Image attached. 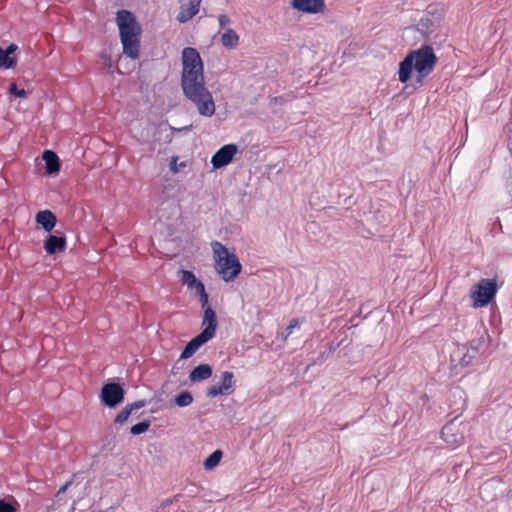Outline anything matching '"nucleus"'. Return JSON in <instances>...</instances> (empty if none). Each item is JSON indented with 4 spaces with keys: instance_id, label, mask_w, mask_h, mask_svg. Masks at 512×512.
I'll return each mask as SVG.
<instances>
[{
    "instance_id": "nucleus-1",
    "label": "nucleus",
    "mask_w": 512,
    "mask_h": 512,
    "mask_svg": "<svg viewBox=\"0 0 512 512\" xmlns=\"http://www.w3.org/2000/svg\"><path fill=\"white\" fill-rule=\"evenodd\" d=\"M438 61L431 46L425 45L410 51L399 64V81L407 83L411 79L412 71L417 73L416 83L422 84L424 79L432 73Z\"/></svg>"
},
{
    "instance_id": "nucleus-2",
    "label": "nucleus",
    "mask_w": 512,
    "mask_h": 512,
    "mask_svg": "<svg viewBox=\"0 0 512 512\" xmlns=\"http://www.w3.org/2000/svg\"><path fill=\"white\" fill-rule=\"evenodd\" d=\"M181 87L185 97L197 108L200 115L211 117L215 113V104L212 94L205 87L203 73L181 76Z\"/></svg>"
},
{
    "instance_id": "nucleus-3",
    "label": "nucleus",
    "mask_w": 512,
    "mask_h": 512,
    "mask_svg": "<svg viewBox=\"0 0 512 512\" xmlns=\"http://www.w3.org/2000/svg\"><path fill=\"white\" fill-rule=\"evenodd\" d=\"M116 23L123 46V53L131 59L139 57L141 26L135 15L129 10H119L116 13Z\"/></svg>"
},
{
    "instance_id": "nucleus-4",
    "label": "nucleus",
    "mask_w": 512,
    "mask_h": 512,
    "mask_svg": "<svg viewBox=\"0 0 512 512\" xmlns=\"http://www.w3.org/2000/svg\"><path fill=\"white\" fill-rule=\"evenodd\" d=\"M211 246L216 261V271L225 282L233 281L242 269L237 256L229 253L228 249L218 241L212 242Z\"/></svg>"
},
{
    "instance_id": "nucleus-5",
    "label": "nucleus",
    "mask_w": 512,
    "mask_h": 512,
    "mask_svg": "<svg viewBox=\"0 0 512 512\" xmlns=\"http://www.w3.org/2000/svg\"><path fill=\"white\" fill-rule=\"evenodd\" d=\"M475 288V291L472 293L474 307H483L488 305L493 300L497 292V284L495 280L482 279Z\"/></svg>"
},
{
    "instance_id": "nucleus-6",
    "label": "nucleus",
    "mask_w": 512,
    "mask_h": 512,
    "mask_svg": "<svg viewBox=\"0 0 512 512\" xmlns=\"http://www.w3.org/2000/svg\"><path fill=\"white\" fill-rule=\"evenodd\" d=\"M125 391L120 384L109 382L102 386L100 398L102 403L109 407L115 408L124 400Z\"/></svg>"
},
{
    "instance_id": "nucleus-7",
    "label": "nucleus",
    "mask_w": 512,
    "mask_h": 512,
    "mask_svg": "<svg viewBox=\"0 0 512 512\" xmlns=\"http://www.w3.org/2000/svg\"><path fill=\"white\" fill-rule=\"evenodd\" d=\"M182 75H188L189 72L198 74L203 73V63L200 54L195 48L186 47L182 51Z\"/></svg>"
},
{
    "instance_id": "nucleus-8",
    "label": "nucleus",
    "mask_w": 512,
    "mask_h": 512,
    "mask_svg": "<svg viewBox=\"0 0 512 512\" xmlns=\"http://www.w3.org/2000/svg\"><path fill=\"white\" fill-rule=\"evenodd\" d=\"M234 387V374L230 371H224L221 374L220 382L207 388L206 396L214 398L219 395H229L234 391Z\"/></svg>"
},
{
    "instance_id": "nucleus-9",
    "label": "nucleus",
    "mask_w": 512,
    "mask_h": 512,
    "mask_svg": "<svg viewBox=\"0 0 512 512\" xmlns=\"http://www.w3.org/2000/svg\"><path fill=\"white\" fill-rule=\"evenodd\" d=\"M237 152L238 147L235 144L222 146L211 158L213 168L219 169L228 165Z\"/></svg>"
},
{
    "instance_id": "nucleus-10",
    "label": "nucleus",
    "mask_w": 512,
    "mask_h": 512,
    "mask_svg": "<svg viewBox=\"0 0 512 512\" xmlns=\"http://www.w3.org/2000/svg\"><path fill=\"white\" fill-rule=\"evenodd\" d=\"M203 330L199 333L208 340H211L216 333L217 329V318L214 310L207 306L204 310V315L202 319Z\"/></svg>"
},
{
    "instance_id": "nucleus-11",
    "label": "nucleus",
    "mask_w": 512,
    "mask_h": 512,
    "mask_svg": "<svg viewBox=\"0 0 512 512\" xmlns=\"http://www.w3.org/2000/svg\"><path fill=\"white\" fill-rule=\"evenodd\" d=\"M202 0H181L180 11L176 19L180 23H186L192 19L198 12Z\"/></svg>"
},
{
    "instance_id": "nucleus-12",
    "label": "nucleus",
    "mask_w": 512,
    "mask_h": 512,
    "mask_svg": "<svg viewBox=\"0 0 512 512\" xmlns=\"http://www.w3.org/2000/svg\"><path fill=\"white\" fill-rule=\"evenodd\" d=\"M291 5L300 12L316 14L323 12L325 0H292Z\"/></svg>"
},
{
    "instance_id": "nucleus-13",
    "label": "nucleus",
    "mask_w": 512,
    "mask_h": 512,
    "mask_svg": "<svg viewBox=\"0 0 512 512\" xmlns=\"http://www.w3.org/2000/svg\"><path fill=\"white\" fill-rule=\"evenodd\" d=\"M441 435L443 440L451 445H459L464 440L463 434L458 431L457 425L454 421L443 426Z\"/></svg>"
},
{
    "instance_id": "nucleus-14",
    "label": "nucleus",
    "mask_w": 512,
    "mask_h": 512,
    "mask_svg": "<svg viewBox=\"0 0 512 512\" xmlns=\"http://www.w3.org/2000/svg\"><path fill=\"white\" fill-rule=\"evenodd\" d=\"M474 342L475 341L471 342L470 349H466L465 347L462 349L458 348V350L451 356L452 361H458L459 364L463 367L468 366L477 354L478 348L477 345H474Z\"/></svg>"
},
{
    "instance_id": "nucleus-15",
    "label": "nucleus",
    "mask_w": 512,
    "mask_h": 512,
    "mask_svg": "<svg viewBox=\"0 0 512 512\" xmlns=\"http://www.w3.org/2000/svg\"><path fill=\"white\" fill-rule=\"evenodd\" d=\"M66 248V239L64 236L48 235L44 242V249L49 255L63 252Z\"/></svg>"
},
{
    "instance_id": "nucleus-16",
    "label": "nucleus",
    "mask_w": 512,
    "mask_h": 512,
    "mask_svg": "<svg viewBox=\"0 0 512 512\" xmlns=\"http://www.w3.org/2000/svg\"><path fill=\"white\" fill-rule=\"evenodd\" d=\"M35 220L46 232H51L57 223L56 216L50 210L39 211L36 214Z\"/></svg>"
},
{
    "instance_id": "nucleus-17",
    "label": "nucleus",
    "mask_w": 512,
    "mask_h": 512,
    "mask_svg": "<svg viewBox=\"0 0 512 512\" xmlns=\"http://www.w3.org/2000/svg\"><path fill=\"white\" fill-rule=\"evenodd\" d=\"M209 340L206 338H203L202 335L198 334L194 338H192L184 347L180 358L181 359H188L193 356V354L205 343H207Z\"/></svg>"
},
{
    "instance_id": "nucleus-18",
    "label": "nucleus",
    "mask_w": 512,
    "mask_h": 512,
    "mask_svg": "<svg viewBox=\"0 0 512 512\" xmlns=\"http://www.w3.org/2000/svg\"><path fill=\"white\" fill-rule=\"evenodd\" d=\"M212 376V367L209 364H200L189 373V380L193 383L204 381Z\"/></svg>"
},
{
    "instance_id": "nucleus-19",
    "label": "nucleus",
    "mask_w": 512,
    "mask_h": 512,
    "mask_svg": "<svg viewBox=\"0 0 512 512\" xmlns=\"http://www.w3.org/2000/svg\"><path fill=\"white\" fill-rule=\"evenodd\" d=\"M42 158L45 161L46 172L48 174H54L60 170V161L55 152L45 150L42 154Z\"/></svg>"
},
{
    "instance_id": "nucleus-20",
    "label": "nucleus",
    "mask_w": 512,
    "mask_h": 512,
    "mask_svg": "<svg viewBox=\"0 0 512 512\" xmlns=\"http://www.w3.org/2000/svg\"><path fill=\"white\" fill-rule=\"evenodd\" d=\"M436 23L430 15L423 16L417 24V30L425 37H429L435 30Z\"/></svg>"
},
{
    "instance_id": "nucleus-21",
    "label": "nucleus",
    "mask_w": 512,
    "mask_h": 512,
    "mask_svg": "<svg viewBox=\"0 0 512 512\" xmlns=\"http://www.w3.org/2000/svg\"><path fill=\"white\" fill-rule=\"evenodd\" d=\"M239 36L233 29H227L221 36V43L224 47L232 49L238 44Z\"/></svg>"
},
{
    "instance_id": "nucleus-22",
    "label": "nucleus",
    "mask_w": 512,
    "mask_h": 512,
    "mask_svg": "<svg viewBox=\"0 0 512 512\" xmlns=\"http://www.w3.org/2000/svg\"><path fill=\"white\" fill-rule=\"evenodd\" d=\"M222 455L223 453L221 450H215L214 452H212L204 461V468L206 470L214 469L219 464Z\"/></svg>"
},
{
    "instance_id": "nucleus-23",
    "label": "nucleus",
    "mask_w": 512,
    "mask_h": 512,
    "mask_svg": "<svg viewBox=\"0 0 512 512\" xmlns=\"http://www.w3.org/2000/svg\"><path fill=\"white\" fill-rule=\"evenodd\" d=\"M193 402V396L192 394L187 391H181L178 395L174 397V403L178 407H187Z\"/></svg>"
},
{
    "instance_id": "nucleus-24",
    "label": "nucleus",
    "mask_w": 512,
    "mask_h": 512,
    "mask_svg": "<svg viewBox=\"0 0 512 512\" xmlns=\"http://www.w3.org/2000/svg\"><path fill=\"white\" fill-rule=\"evenodd\" d=\"M180 273L182 283L186 284L189 289H194L196 284L200 281L195 277V275L191 271L180 270Z\"/></svg>"
},
{
    "instance_id": "nucleus-25",
    "label": "nucleus",
    "mask_w": 512,
    "mask_h": 512,
    "mask_svg": "<svg viewBox=\"0 0 512 512\" xmlns=\"http://www.w3.org/2000/svg\"><path fill=\"white\" fill-rule=\"evenodd\" d=\"M16 65V59L0 48V68L11 69Z\"/></svg>"
},
{
    "instance_id": "nucleus-26",
    "label": "nucleus",
    "mask_w": 512,
    "mask_h": 512,
    "mask_svg": "<svg viewBox=\"0 0 512 512\" xmlns=\"http://www.w3.org/2000/svg\"><path fill=\"white\" fill-rule=\"evenodd\" d=\"M151 425L149 420L141 421L130 428V433L134 436L145 433Z\"/></svg>"
},
{
    "instance_id": "nucleus-27",
    "label": "nucleus",
    "mask_w": 512,
    "mask_h": 512,
    "mask_svg": "<svg viewBox=\"0 0 512 512\" xmlns=\"http://www.w3.org/2000/svg\"><path fill=\"white\" fill-rule=\"evenodd\" d=\"M178 159V156H173L169 162L170 171L174 174L181 172L187 166L185 161L178 163Z\"/></svg>"
},
{
    "instance_id": "nucleus-28",
    "label": "nucleus",
    "mask_w": 512,
    "mask_h": 512,
    "mask_svg": "<svg viewBox=\"0 0 512 512\" xmlns=\"http://www.w3.org/2000/svg\"><path fill=\"white\" fill-rule=\"evenodd\" d=\"M132 414V411L129 409V407L126 405L116 416L114 423L117 425H123L129 418V416Z\"/></svg>"
},
{
    "instance_id": "nucleus-29",
    "label": "nucleus",
    "mask_w": 512,
    "mask_h": 512,
    "mask_svg": "<svg viewBox=\"0 0 512 512\" xmlns=\"http://www.w3.org/2000/svg\"><path fill=\"white\" fill-rule=\"evenodd\" d=\"M9 92L18 98H25L27 95L26 91L24 89H18L15 83L11 84Z\"/></svg>"
},
{
    "instance_id": "nucleus-30",
    "label": "nucleus",
    "mask_w": 512,
    "mask_h": 512,
    "mask_svg": "<svg viewBox=\"0 0 512 512\" xmlns=\"http://www.w3.org/2000/svg\"><path fill=\"white\" fill-rule=\"evenodd\" d=\"M300 327V324H299V321L298 319H292L289 323V325L286 327L285 329V335H284V340L287 339V337L292 334L293 330L296 329V328H299Z\"/></svg>"
},
{
    "instance_id": "nucleus-31",
    "label": "nucleus",
    "mask_w": 512,
    "mask_h": 512,
    "mask_svg": "<svg viewBox=\"0 0 512 512\" xmlns=\"http://www.w3.org/2000/svg\"><path fill=\"white\" fill-rule=\"evenodd\" d=\"M0 512H15V508L11 503L0 499Z\"/></svg>"
},
{
    "instance_id": "nucleus-32",
    "label": "nucleus",
    "mask_w": 512,
    "mask_h": 512,
    "mask_svg": "<svg viewBox=\"0 0 512 512\" xmlns=\"http://www.w3.org/2000/svg\"><path fill=\"white\" fill-rule=\"evenodd\" d=\"M146 404H147V401L142 399V400H138V401H136L134 403L127 404V406L133 412L134 410H137V409L145 407Z\"/></svg>"
},
{
    "instance_id": "nucleus-33",
    "label": "nucleus",
    "mask_w": 512,
    "mask_h": 512,
    "mask_svg": "<svg viewBox=\"0 0 512 512\" xmlns=\"http://www.w3.org/2000/svg\"><path fill=\"white\" fill-rule=\"evenodd\" d=\"M218 21H219V25H220L221 28L226 27L231 22L230 18L227 15H225V14L219 15Z\"/></svg>"
},
{
    "instance_id": "nucleus-34",
    "label": "nucleus",
    "mask_w": 512,
    "mask_h": 512,
    "mask_svg": "<svg viewBox=\"0 0 512 512\" xmlns=\"http://www.w3.org/2000/svg\"><path fill=\"white\" fill-rule=\"evenodd\" d=\"M506 190L512 198V169L509 171V175L506 180Z\"/></svg>"
},
{
    "instance_id": "nucleus-35",
    "label": "nucleus",
    "mask_w": 512,
    "mask_h": 512,
    "mask_svg": "<svg viewBox=\"0 0 512 512\" xmlns=\"http://www.w3.org/2000/svg\"><path fill=\"white\" fill-rule=\"evenodd\" d=\"M451 394L453 397H458L459 399H462L463 401H465L464 399V392L461 388L459 387H456L454 389L451 390Z\"/></svg>"
},
{
    "instance_id": "nucleus-36",
    "label": "nucleus",
    "mask_w": 512,
    "mask_h": 512,
    "mask_svg": "<svg viewBox=\"0 0 512 512\" xmlns=\"http://www.w3.org/2000/svg\"><path fill=\"white\" fill-rule=\"evenodd\" d=\"M200 301L202 308L205 310V308L208 306V294L206 292H203V294L200 295Z\"/></svg>"
},
{
    "instance_id": "nucleus-37",
    "label": "nucleus",
    "mask_w": 512,
    "mask_h": 512,
    "mask_svg": "<svg viewBox=\"0 0 512 512\" xmlns=\"http://www.w3.org/2000/svg\"><path fill=\"white\" fill-rule=\"evenodd\" d=\"M194 289H195V290H196V292L199 294V296H200L201 294H203V292H206V291H205L204 284H203L201 281H199V282L196 284V286L194 287Z\"/></svg>"
},
{
    "instance_id": "nucleus-38",
    "label": "nucleus",
    "mask_w": 512,
    "mask_h": 512,
    "mask_svg": "<svg viewBox=\"0 0 512 512\" xmlns=\"http://www.w3.org/2000/svg\"><path fill=\"white\" fill-rule=\"evenodd\" d=\"M17 50V45L16 44H10L6 49H4V51H6L10 56L11 54H13L15 51Z\"/></svg>"
},
{
    "instance_id": "nucleus-39",
    "label": "nucleus",
    "mask_w": 512,
    "mask_h": 512,
    "mask_svg": "<svg viewBox=\"0 0 512 512\" xmlns=\"http://www.w3.org/2000/svg\"><path fill=\"white\" fill-rule=\"evenodd\" d=\"M71 484H72V482H71V481L66 482V483H65V484H64V485L59 489L58 494H60V493H64V492L68 489V487H69Z\"/></svg>"
},
{
    "instance_id": "nucleus-40",
    "label": "nucleus",
    "mask_w": 512,
    "mask_h": 512,
    "mask_svg": "<svg viewBox=\"0 0 512 512\" xmlns=\"http://www.w3.org/2000/svg\"><path fill=\"white\" fill-rule=\"evenodd\" d=\"M170 129L173 131V132H179V131H182V130H190L191 129V125L189 126H185L183 128H179V129H176L174 127H170Z\"/></svg>"
},
{
    "instance_id": "nucleus-41",
    "label": "nucleus",
    "mask_w": 512,
    "mask_h": 512,
    "mask_svg": "<svg viewBox=\"0 0 512 512\" xmlns=\"http://www.w3.org/2000/svg\"><path fill=\"white\" fill-rule=\"evenodd\" d=\"M171 503H172V500L167 499V500H165V501L161 504V507H162V508H164V507H166V506L170 505Z\"/></svg>"
}]
</instances>
